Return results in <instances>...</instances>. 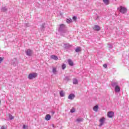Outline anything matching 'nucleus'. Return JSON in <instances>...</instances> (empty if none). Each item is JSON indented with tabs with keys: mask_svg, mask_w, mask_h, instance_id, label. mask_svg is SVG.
<instances>
[{
	"mask_svg": "<svg viewBox=\"0 0 129 129\" xmlns=\"http://www.w3.org/2000/svg\"><path fill=\"white\" fill-rule=\"evenodd\" d=\"M4 60V58L3 57H0V63H2V61Z\"/></svg>",
	"mask_w": 129,
	"mask_h": 129,
	"instance_id": "26",
	"label": "nucleus"
},
{
	"mask_svg": "<svg viewBox=\"0 0 129 129\" xmlns=\"http://www.w3.org/2000/svg\"><path fill=\"white\" fill-rule=\"evenodd\" d=\"M103 2L106 6H107V5H109V0H103Z\"/></svg>",
	"mask_w": 129,
	"mask_h": 129,
	"instance_id": "11",
	"label": "nucleus"
},
{
	"mask_svg": "<svg viewBox=\"0 0 129 129\" xmlns=\"http://www.w3.org/2000/svg\"><path fill=\"white\" fill-rule=\"evenodd\" d=\"M104 121H105V118L104 117H102V118H101L99 120V122H100V126H101V125H102V124H103V123H104Z\"/></svg>",
	"mask_w": 129,
	"mask_h": 129,
	"instance_id": "5",
	"label": "nucleus"
},
{
	"mask_svg": "<svg viewBox=\"0 0 129 129\" xmlns=\"http://www.w3.org/2000/svg\"><path fill=\"white\" fill-rule=\"evenodd\" d=\"M60 95L61 97H63L65 95V93L63 91H61L60 92Z\"/></svg>",
	"mask_w": 129,
	"mask_h": 129,
	"instance_id": "17",
	"label": "nucleus"
},
{
	"mask_svg": "<svg viewBox=\"0 0 129 129\" xmlns=\"http://www.w3.org/2000/svg\"><path fill=\"white\" fill-rule=\"evenodd\" d=\"M106 67H107V65H106V64H103V68H106Z\"/></svg>",
	"mask_w": 129,
	"mask_h": 129,
	"instance_id": "27",
	"label": "nucleus"
},
{
	"mask_svg": "<svg viewBox=\"0 0 129 129\" xmlns=\"http://www.w3.org/2000/svg\"><path fill=\"white\" fill-rule=\"evenodd\" d=\"M94 111H97L98 110V106L96 105L93 108Z\"/></svg>",
	"mask_w": 129,
	"mask_h": 129,
	"instance_id": "13",
	"label": "nucleus"
},
{
	"mask_svg": "<svg viewBox=\"0 0 129 129\" xmlns=\"http://www.w3.org/2000/svg\"><path fill=\"white\" fill-rule=\"evenodd\" d=\"M118 11L120 12V13H122V14H124L126 13V9L124 7H122L121 6H119V8H118Z\"/></svg>",
	"mask_w": 129,
	"mask_h": 129,
	"instance_id": "3",
	"label": "nucleus"
},
{
	"mask_svg": "<svg viewBox=\"0 0 129 129\" xmlns=\"http://www.w3.org/2000/svg\"><path fill=\"white\" fill-rule=\"evenodd\" d=\"M32 51H31V50L30 49H28L26 51V54L28 55V56H31V55H32Z\"/></svg>",
	"mask_w": 129,
	"mask_h": 129,
	"instance_id": "6",
	"label": "nucleus"
},
{
	"mask_svg": "<svg viewBox=\"0 0 129 129\" xmlns=\"http://www.w3.org/2000/svg\"><path fill=\"white\" fill-rule=\"evenodd\" d=\"M51 126H52V127H55V125L53 124L51 125Z\"/></svg>",
	"mask_w": 129,
	"mask_h": 129,
	"instance_id": "30",
	"label": "nucleus"
},
{
	"mask_svg": "<svg viewBox=\"0 0 129 129\" xmlns=\"http://www.w3.org/2000/svg\"><path fill=\"white\" fill-rule=\"evenodd\" d=\"M75 97V95L73 94H71L69 96V99H73Z\"/></svg>",
	"mask_w": 129,
	"mask_h": 129,
	"instance_id": "10",
	"label": "nucleus"
},
{
	"mask_svg": "<svg viewBox=\"0 0 129 129\" xmlns=\"http://www.w3.org/2000/svg\"><path fill=\"white\" fill-rule=\"evenodd\" d=\"M45 119L46 120H50L51 119V115L50 114H47L45 116Z\"/></svg>",
	"mask_w": 129,
	"mask_h": 129,
	"instance_id": "8",
	"label": "nucleus"
},
{
	"mask_svg": "<svg viewBox=\"0 0 129 129\" xmlns=\"http://www.w3.org/2000/svg\"><path fill=\"white\" fill-rule=\"evenodd\" d=\"M68 63L70 66H73V61L71 60V59L68 60Z\"/></svg>",
	"mask_w": 129,
	"mask_h": 129,
	"instance_id": "12",
	"label": "nucleus"
},
{
	"mask_svg": "<svg viewBox=\"0 0 129 129\" xmlns=\"http://www.w3.org/2000/svg\"><path fill=\"white\" fill-rule=\"evenodd\" d=\"M64 27H65V25H64L63 24H61L60 25V28H64Z\"/></svg>",
	"mask_w": 129,
	"mask_h": 129,
	"instance_id": "25",
	"label": "nucleus"
},
{
	"mask_svg": "<svg viewBox=\"0 0 129 129\" xmlns=\"http://www.w3.org/2000/svg\"><path fill=\"white\" fill-rule=\"evenodd\" d=\"M1 11H2V12H6V11H7V8H6V7L3 8L1 9Z\"/></svg>",
	"mask_w": 129,
	"mask_h": 129,
	"instance_id": "19",
	"label": "nucleus"
},
{
	"mask_svg": "<svg viewBox=\"0 0 129 129\" xmlns=\"http://www.w3.org/2000/svg\"><path fill=\"white\" fill-rule=\"evenodd\" d=\"M71 112H75V109H74V108H72L71 110Z\"/></svg>",
	"mask_w": 129,
	"mask_h": 129,
	"instance_id": "23",
	"label": "nucleus"
},
{
	"mask_svg": "<svg viewBox=\"0 0 129 129\" xmlns=\"http://www.w3.org/2000/svg\"><path fill=\"white\" fill-rule=\"evenodd\" d=\"M73 84H78V81L76 79H74L73 80Z\"/></svg>",
	"mask_w": 129,
	"mask_h": 129,
	"instance_id": "16",
	"label": "nucleus"
},
{
	"mask_svg": "<svg viewBox=\"0 0 129 129\" xmlns=\"http://www.w3.org/2000/svg\"><path fill=\"white\" fill-rule=\"evenodd\" d=\"M37 75H38L36 73H32L28 75V78L30 80L34 79V78L37 77Z\"/></svg>",
	"mask_w": 129,
	"mask_h": 129,
	"instance_id": "2",
	"label": "nucleus"
},
{
	"mask_svg": "<svg viewBox=\"0 0 129 129\" xmlns=\"http://www.w3.org/2000/svg\"><path fill=\"white\" fill-rule=\"evenodd\" d=\"M94 30H95V31H99L100 27L97 25H95L94 27Z\"/></svg>",
	"mask_w": 129,
	"mask_h": 129,
	"instance_id": "7",
	"label": "nucleus"
},
{
	"mask_svg": "<svg viewBox=\"0 0 129 129\" xmlns=\"http://www.w3.org/2000/svg\"><path fill=\"white\" fill-rule=\"evenodd\" d=\"M23 128L24 129L28 128V126L26 125H23Z\"/></svg>",
	"mask_w": 129,
	"mask_h": 129,
	"instance_id": "24",
	"label": "nucleus"
},
{
	"mask_svg": "<svg viewBox=\"0 0 129 129\" xmlns=\"http://www.w3.org/2000/svg\"><path fill=\"white\" fill-rule=\"evenodd\" d=\"M72 22V19L69 18L67 20V23H68V24H70Z\"/></svg>",
	"mask_w": 129,
	"mask_h": 129,
	"instance_id": "15",
	"label": "nucleus"
},
{
	"mask_svg": "<svg viewBox=\"0 0 129 129\" xmlns=\"http://www.w3.org/2000/svg\"><path fill=\"white\" fill-rule=\"evenodd\" d=\"M73 20H74L75 21H76L77 18H76V17L74 16V17H73Z\"/></svg>",
	"mask_w": 129,
	"mask_h": 129,
	"instance_id": "28",
	"label": "nucleus"
},
{
	"mask_svg": "<svg viewBox=\"0 0 129 129\" xmlns=\"http://www.w3.org/2000/svg\"><path fill=\"white\" fill-rule=\"evenodd\" d=\"M66 68V64H65L64 63L62 64V69L64 70Z\"/></svg>",
	"mask_w": 129,
	"mask_h": 129,
	"instance_id": "20",
	"label": "nucleus"
},
{
	"mask_svg": "<svg viewBox=\"0 0 129 129\" xmlns=\"http://www.w3.org/2000/svg\"><path fill=\"white\" fill-rule=\"evenodd\" d=\"M77 121H82V120H83V119L79 118L77 119Z\"/></svg>",
	"mask_w": 129,
	"mask_h": 129,
	"instance_id": "22",
	"label": "nucleus"
},
{
	"mask_svg": "<svg viewBox=\"0 0 129 129\" xmlns=\"http://www.w3.org/2000/svg\"><path fill=\"white\" fill-rule=\"evenodd\" d=\"M50 58L51 59H53V60H58V57H57V56L56 55H51L50 56Z\"/></svg>",
	"mask_w": 129,
	"mask_h": 129,
	"instance_id": "9",
	"label": "nucleus"
},
{
	"mask_svg": "<svg viewBox=\"0 0 129 129\" xmlns=\"http://www.w3.org/2000/svg\"><path fill=\"white\" fill-rule=\"evenodd\" d=\"M107 115L108 117L111 118L114 116V112L112 111H109L107 112Z\"/></svg>",
	"mask_w": 129,
	"mask_h": 129,
	"instance_id": "4",
	"label": "nucleus"
},
{
	"mask_svg": "<svg viewBox=\"0 0 129 129\" xmlns=\"http://www.w3.org/2000/svg\"><path fill=\"white\" fill-rule=\"evenodd\" d=\"M5 128H6V127L4 126H2L1 127V129H5Z\"/></svg>",
	"mask_w": 129,
	"mask_h": 129,
	"instance_id": "29",
	"label": "nucleus"
},
{
	"mask_svg": "<svg viewBox=\"0 0 129 129\" xmlns=\"http://www.w3.org/2000/svg\"><path fill=\"white\" fill-rule=\"evenodd\" d=\"M112 86L114 87L115 92H119L120 91V88L118 85H117V83H112Z\"/></svg>",
	"mask_w": 129,
	"mask_h": 129,
	"instance_id": "1",
	"label": "nucleus"
},
{
	"mask_svg": "<svg viewBox=\"0 0 129 129\" xmlns=\"http://www.w3.org/2000/svg\"><path fill=\"white\" fill-rule=\"evenodd\" d=\"M10 119H14V117L12 115H9Z\"/></svg>",
	"mask_w": 129,
	"mask_h": 129,
	"instance_id": "21",
	"label": "nucleus"
},
{
	"mask_svg": "<svg viewBox=\"0 0 129 129\" xmlns=\"http://www.w3.org/2000/svg\"><path fill=\"white\" fill-rule=\"evenodd\" d=\"M76 52H80L81 51V47H78L75 50Z\"/></svg>",
	"mask_w": 129,
	"mask_h": 129,
	"instance_id": "14",
	"label": "nucleus"
},
{
	"mask_svg": "<svg viewBox=\"0 0 129 129\" xmlns=\"http://www.w3.org/2000/svg\"><path fill=\"white\" fill-rule=\"evenodd\" d=\"M53 73L54 74H56L57 73V71L56 70V68H53L52 70Z\"/></svg>",
	"mask_w": 129,
	"mask_h": 129,
	"instance_id": "18",
	"label": "nucleus"
}]
</instances>
